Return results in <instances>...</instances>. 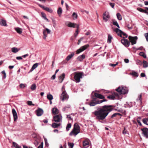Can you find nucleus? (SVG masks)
<instances>
[{
  "label": "nucleus",
  "mask_w": 148,
  "mask_h": 148,
  "mask_svg": "<svg viewBox=\"0 0 148 148\" xmlns=\"http://www.w3.org/2000/svg\"><path fill=\"white\" fill-rule=\"evenodd\" d=\"M143 122L145 124L148 125V119H144L143 120Z\"/></svg>",
  "instance_id": "39"
},
{
  "label": "nucleus",
  "mask_w": 148,
  "mask_h": 148,
  "mask_svg": "<svg viewBox=\"0 0 148 148\" xmlns=\"http://www.w3.org/2000/svg\"><path fill=\"white\" fill-rule=\"evenodd\" d=\"M60 123H53L51 126L53 128H57L61 125Z\"/></svg>",
  "instance_id": "26"
},
{
  "label": "nucleus",
  "mask_w": 148,
  "mask_h": 148,
  "mask_svg": "<svg viewBox=\"0 0 148 148\" xmlns=\"http://www.w3.org/2000/svg\"><path fill=\"white\" fill-rule=\"evenodd\" d=\"M110 17L108 13L105 12L103 14V19L106 22L108 21Z\"/></svg>",
  "instance_id": "12"
},
{
  "label": "nucleus",
  "mask_w": 148,
  "mask_h": 148,
  "mask_svg": "<svg viewBox=\"0 0 148 148\" xmlns=\"http://www.w3.org/2000/svg\"><path fill=\"white\" fill-rule=\"evenodd\" d=\"M113 24L115 26H117L118 29L120 28L119 25L116 21L114 20H113Z\"/></svg>",
  "instance_id": "32"
},
{
  "label": "nucleus",
  "mask_w": 148,
  "mask_h": 148,
  "mask_svg": "<svg viewBox=\"0 0 148 148\" xmlns=\"http://www.w3.org/2000/svg\"><path fill=\"white\" fill-rule=\"evenodd\" d=\"M27 104L29 106H34L35 104H33L32 103V102L31 101H29L27 102Z\"/></svg>",
  "instance_id": "44"
},
{
  "label": "nucleus",
  "mask_w": 148,
  "mask_h": 148,
  "mask_svg": "<svg viewBox=\"0 0 148 148\" xmlns=\"http://www.w3.org/2000/svg\"><path fill=\"white\" fill-rule=\"evenodd\" d=\"M41 14L42 15V17L45 19L46 18V14L43 12H41Z\"/></svg>",
  "instance_id": "52"
},
{
  "label": "nucleus",
  "mask_w": 148,
  "mask_h": 148,
  "mask_svg": "<svg viewBox=\"0 0 148 148\" xmlns=\"http://www.w3.org/2000/svg\"><path fill=\"white\" fill-rule=\"evenodd\" d=\"M15 30L19 34H21L22 33V29L20 28H16Z\"/></svg>",
  "instance_id": "41"
},
{
  "label": "nucleus",
  "mask_w": 148,
  "mask_h": 148,
  "mask_svg": "<svg viewBox=\"0 0 148 148\" xmlns=\"http://www.w3.org/2000/svg\"><path fill=\"white\" fill-rule=\"evenodd\" d=\"M112 38V36L110 34L108 35L107 42L108 43H110L111 42V39Z\"/></svg>",
  "instance_id": "30"
},
{
  "label": "nucleus",
  "mask_w": 148,
  "mask_h": 148,
  "mask_svg": "<svg viewBox=\"0 0 148 148\" xmlns=\"http://www.w3.org/2000/svg\"><path fill=\"white\" fill-rule=\"evenodd\" d=\"M116 90L120 94H125L128 93V90L127 88L124 86H119Z\"/></svg>",
  "instance_id": "3"
},
{
  "label": "nucleus",
  "mask_w": 148,
  "mask_h": 148,
  "mask_svg": "<svg viewBox=\"0 0 148 148\" xmlns=\"http://www.w3.org/2000/svg\"><path fill=\"white\" fill-rule=\"evenodd\" d=\"M98 100L94 101L93 100V99H92V100L91 102H90V103L89 105L90 106H94L96 104H99V103H98Z\"/></svg>",
  "instance_id": "22"
},
{
  "label": "nucleus",
  "mask_w": 148,
  "mask_h": 148,
  "mask_svg": "<svg viewBox=\"0 0 148 148\" xmlns=\"http://www.w3.org/2000/svg\"><path fill=\"white\" fill-rule=\"evenodd\" d=\"M143 66L144 68H146L148 67V63L145 60H144L143 61Z\"/></svg>",
  "instance_id": "33"
},
{
  "label": "nucleus",
  "mask_w": 148,
  "mask_h": 148,
  "mask_svg": "<svg viewBox=\"0 0 148 148\" xmlns=\"http://www.w3.org/2000/svg\"><path fill=\"white\" fill-rule=\"evenodd\" d=\"M36 84H33L31 86V89L32 90H34L36 88Z\"/></svg>",
  "instance_id": "36"
},
{
  "label": "nucleus",
  "mask_w": 148,
  "mask_h": 148,
  "mask_svg": "<svg viewBox=\"0 0 148 148\" xmlns=\"http://www.w3.org/2000/svg\"><path fill=\"white\" fill-rule=\"evenodd\" d=\"M137 10L139 11L140 12L145 13V10H144L141 8H138L137 9Z\"/></svg>",
  "instance_id": "45"
},
{
  "label": "nucleus",
  "mask_w": 148,
  "mask_h": 148,
  "mask_svg": "<svg viewBox=\"0 0 148 148\" xmlns=\"http://www.w3.org/2000/svg\"><path fill=\"white\" fill-rule=\"evenodd\" d=\"M53 119L55 122H59L62 121V116L61 114H58L53 116Z\"/></svg>",
  "instance_id": "9"
},
{
  "label": "nucleus",
  "mask_w": 148,
  "mask_h": 148,
  "mask_svg": "<svg viewBox=\"0 0 148 148\" xmlns=\"http://www.w3.org/2000/svg\"><path fill=\"white\" fill-rule=\"evenodd\" d=\"M52 113L54 114H58V110L57 108H54L52 109Z\"/></svg>",
  "instance_id": "28"
},
{
  "label": "nucleus",
  "mask_w": 148,
  "mask_h": 148,
  "mask_svg": "<svg viewBox=\"0 0 148 148\" xmlns=\"http://www.w3.org/2000/svg\"><path fill=\"white\" fill-rule=\"evenodd\" d=\"M89 141V140H86L83 141V146L84 148H87L88 147Z\"/></svg>",
  "instance_id": "20"
},
{
  "label": "nucleus",
  "mask_w": 148,
  "mask_h": 148,
  "mask_svg": "<svg viewBox=\"0 0 148 148\" xmlns=\"http://www.w3.org/2000/svg\"><path fill=\"white\" fill-rule=\"evenodd\" d=\"M62 12V8L61 7L59 8L57 10V12L59 16L61 15Z\"/></svg>",
  "instance_id": "31"
},
{
  "label": "nucleus",
  "mask_w": 148,
  "mask_h": 148,
  "mask_svg": "<svg viewBox=\"0 0 148 148\" xmlns=\"http://www.w3.org/2000/svg\"><path fill=\"white\" fill-rule=\"evenodd\" d=\"M78 30H76L75 31V33L74 34L75 36V37H76L77 36V35L78 34Z\"/></svg>",
  "instance_id": "64"
},
{
  "label": "nucleus",
  "mask_w": 148,
  "mask_h": 148,
  "mask_svg": "<svg viewBox=\"0 0 148 148\" xmlns=\"http://www.w3.org/2000/svg\"><path fill=\"white\" fill-rule=\"evenodd\" d=\"M141 130L143 132V135L146 137L147 138H148V129L147 128L141 129Z\"/></svg>",
  "instance_id": "13"
},
{
  "label": "nucleus",
  "mask_w": 148,
  "mask_h": 148,
  "mask_svg": "<svg viewBox=\"0 0 148 148\" xmlns=\"http://www.w3.org/2000/svg\"><path fill=\"white\" fill-rule=\"evenodd\" d=\"M12 112L14 117V121H16L17 119V113L14 109H12Z\"/></svg>",
  "instance_id": "16"
},
{
  "label": "nucleus",
  "mask_w": 148,
  "mask_h": 148,
  "mask_svg": "<svg viewBox=\"0 0 148 148\" xmlns=\"http://www.w3.org/2000/svg\"><path fill=\"white\" fill-rule=\"evenodd\" d=\"M89 47V45L88 44L86 45H85L81 47L80 48L77 49L76 51V53L79 54L81 52H82Z\"/></svg>",
  "instance_id": "7"
},
{
  "label": "nucleus",
  "mask_w": 148,
  "mask_h": 148,
  "mask_svg": "<svg viewBox=\"0 0 148 148\" xmlns=\"http://www.w3.org/2000/svg\"><path fill=\"white\" fill-rule=\"evenodd\" d=\"M107 98L108 99L114 100L115 99V97L114 96L112 95H109L107 96Z\"/></svg>",
  "instance_id": "42"
},
{
  "label": "nucleus",
  "mask_w": 148,
  "mask_h": 148,
  "mask_svg": "<svg viewBox=\"0 0 148 148\" xmlns=\"http://www.w3.org/2000/svg\"><path fill=\"white\" fill-rule=\"evenodd\" d=\"M75 53L74 52H72L71 53L68 55L66 58V60L67 61L69 60L74 55Z\"/></svg>",
  "instance_id": "21"
},
{
  "label": "nucleus",
  "mask_w": 148,
  "mask_h": 148,
  "mask_svg": "<svg viewBox=\"0 0 148 148\" xmlns=\"http://www.w3.org/2000/svg\"><path fill=\"white\" fill-rule=\"evenodd\" d=\"M83 73H79L75 74L74 78L76 83H79L80 82V79L82 78Z\"/></svg>",
  "instance_id": "5"
},
{
  "label": "nucleus",
  "mask_w": 148,
  "mask_h": 148,
  "mask_svg": "<svg viewBox=\"0 0 148 148\" xmlns=\"http://www.w3.org/2000/svg\"><path fill=\"white\" fill-rule=\"evenodd\" d=\"M116 16L117 18V19L119 20H121L122 19V17L121 14L119 13H117L116 14Z\"/></svg>",
  "instance_id": "35"
},
{
  "label": "nucleus",
  "mask_w": 148,
  "mask_h": 148,
  "mask_svg": "<svg viewBox=\"0 0 148 148\" xmlns=\"http://www.w3.org/2000/svg\"><path fill=\"white\" fill-rule=\"evenodd\" d=\"M139 55L143 56V58H146V55L145 53L144 52H141L139 53Z\"/></svg>",
  "instance_id": "37"
},
{
  "label": "nucleus",
  "mask_w": 148,
  "mask_h": 148,
  "mask_svg": "<svg viewBox=\"0 0 148 148\" xmlns=\"http://www.w3.org/2000/svg\"><path fill=\"white\" fill-rule=\"evenodd\" d=\"M65 75L64 73H62L60 76L59 77V82L60 83H62L64 79L65 78Z\"/></svg>",
  "instance_id": "24"
},
{
  "label": "nucleus",
  "mask_w": 148,
  "mask_h": 148,
  "mask_svg": "<svg viewBox=\"0 0 148 148\" xmlns=\"http://www.w3.org/2000/svg\"><path fill=\"white\" fill-rule=\"evenodd\" d=\"M44 140L45 143V145L46 146L48 147L49 146V144L47 142V140L46 138H44Z\"/></svg>",
  "instance_id": "49"
},
{
  "label": "nucleus",
  "mask_w": 148,
  "mask_h": 148,
  "mask_svg": "<svg viewBox=\"0 0 148 148\" xmlns=\"http://www.w3.org/2000/svg\"><path fill=\"white\" fill-rule=\"evenodd\" d=\"M91 97L94 101L97 100V98H99L101 99L104 98V97L103 95L96 92L94 93V95H93L92 94L91 95Z\"/></svg>",
  "instance_id": "4"
},
{
  "label": "nucleus",
  "mask_w": 148,
  "mask_h": 148,
  "mask_svg": "<svg viewBox=\"0 0 148 148\" xmlns=\"http://www.w3.org/2000/svg\"><path fill=\"white\" fill-rule=\"evenodd\" d=\"M136 64H137L140 65L142 64L141 62L139 60H137L136 62Z\"/></svg>",
  "instance_id": "54"
},
{
  "label": "nucleus",
  "mask_w": 148,
  "mask_h": 148,
  "mask_svg": "<svg viewBox=\"0 0 148 148\" xmlns=\"http://www.w3.org/2000/svg\"><path fill=\"white\" fill-rule=\"evenodd\" d=\"M1 73L2 74H3L4 75V78H5L6 77V74L5 73V71H3L1 72Z\"/></svg>",
  "instance_id": "58"
},
{
  "label": "nucleus",
  "mask_w": 148,
  "mask_h": 148,
  "mask_svg": "<svg viewBox=\"0 0 148 148\" xmlns=\"http://www.w3.org/2000/svg\"><path fill=\"white\" fill-rule=\"evenodd\" d=\"M80 132V127L77 123H75L74 125V127L72 131L69 134V135L72 136L74 135L76 136Z\"/></svg>",
  "instance_id": "2"
},
{
  "label": "nucleus",
  "mask_w": 148,
  "mask_h": 148,
  "mask_svg": "<svg viewBox=\"0 0 148 148\" xmlns=\"http://www.w3.org/2000/svg\"><path fill=\"white\" fill-rule=\"evenodd\" d=\"M66 25L67 26L70 27H75L76 24L72 23L71 22H68L66 23Z\"/></svg>",
  "instance_id": "19"
},
{
  "label": "nucleus",
  "mask_w": 148,
  "mask_h": 148,
  "mask_svg": "<svg viewBox=\"0 0 148 148\" xmlns=\"http://www.w3.org/2000/svg\"><path fill=\"white\" fill-rule=\"evenodd\" d=\"M38 4L39 7L43 9L44 10L50 13H52L53 12V10L51 9L50 8L44 6L42 5L39 4Z\"/></svg>",
  "instance_id": "10"
},
{
  "label": "nucleus",
  "mask_w": 148,
  "mask_h": 148,
  "mask_svg": "<svg viewBox=\"0 0 148 148\" xmlns=\"http://www.w3.org/2000/svg\"><path fill=\"white\" fill-rule=\"evenodd\" d=\"M112 105H104L101 107H97V110L93 112L96 116V119L100 122L103 123V121L109 113L112 111L114 109Z\"/></svg>",
  "instance_id": "1"
},
{
  "label": "nucleus",
  "mask_w": 148,
  "mask_h": 148,
  "mask_svg": "<svg viewBox=\"0 0 148 148\" xmlns=\"http://www.w3.org/2000/svg\"><path fill=\"white\" fill-rule=\"evenodd\" d=\"M37 148H43V143H41V144L38 146Z\"/></svg>",
  "instance_id": "61"
},
{
  "label": "nucleus",
  "mask_w": 148,
  "mask_h": 148,
  "mask_svg": "<svg viewBox=\"0 0 148 148\" xmlns=\"http://www.w3.org/2000/svg\"><path fill=\"white\" fill-rule=\"evenodd\" d=\"M145 36L147 41H148V33L145 34Z\"/></svg>",
  "instance_id": "56"
},
{
  "label": "nucleus",
  "mask_w": 148,
  "mask_h": 148,
  "mask_svg": "<svg viewBox=\"0 0 148 148\" xmlns=\"http://www.w3.org/2000/svg\"><path fill=\"white\" fill-rule=\"evenodd\" d=\"M38 63H36L33 65L32 67V69H35L38 66Z\"/></svg>",
  "instance_id": "47"
},
{
  "label": "nucleus",
  "mask_w": 148,
  "mask_h": 148,
  "mask_svg": "<svg viewBox=\"0 0 148 148\" xmlns=\"http://www.w3.org/2000/svg\"><path fill=\"white\" fill-rule=\"evenodd\" d=\"M74 144L72 143H68V146L71 147V148H73V147L74 146Z\"/></svg>",
  "instance_id": "48"
},
{
  "label": "nucleus",
  "mask_w": 148,
  "mask_h": 148,
  "mask_svg": "<svg viewBox=\"0 0 148 148\" xmlns=\"http://www.w3.org/2000/svg\"><path fill=\"white\" fill-rule=\"evenodd\" d=\"M34 143L36 146H37L38 145L39 143L37 140H35Z\"/></svg>",
  "instance_id": "59"
},
{
  "label": "nucleus",
  "mask_w": 148,
  "mask_h": 148,
  "mask_svg": "<svg viewBox=\"0 0 148 148\" xmlns=\"http://www.w3.org/2000/svg\"><path fill=\"white\" fill-rule=\"evenodd\" d=\"M72 16L73 17L74 19H76L77 17V14H76L75 12H74L72 14Z\"/></svg>",
  "instance_id": "43"
},
{
  "label": "nucleus",
  "mask_w": 148,
  "mask_h": 148,
  "mask_svg": "<svg viewBox=\"0 0 148 148\" xmlns=\"http://www.w3.org/2000/svg\"><path fill=\"white\" fill-rule=\"evenodd\" d=\"M107 101V100L106 99H103L101 100H98V103H99V104H100L103 102L106 101Z\"/></svg>",
  "instance_id": "51"
},
{
  "label": "nucleus",
  "mask_w": 148,
  "mask_h": 148,
  "mask_svg": "<svg viewBox=\"0 0 148 148\" xmlns=\"http://www.w3.org/2000/svg\"><path fill=\"white\" fill-rule=\"evenodd\" d=\"M122 34L124 36H125V37H123V39H125V38H127V35L126 34L124 33L123 32V33H122Z\"/></svg>",
  "instance_id": "55"
},
{
  "label": "nucleus",
  "mask_w": 148,
  "mask_h": 148,
  "mask_svg": "<svg viewBox=\"0 0 148 148\" xmlns=\"http://www.w3.org/2000/svg\"><path fill=\"white\" fill-rule=\"evenodd\" d=\"M114 31L117 34L118 36L121 37H122V33H123V32L121 30L119 29L118 28H116L114 29Z\"/></svg>",
  "instance_id": "14"
},
{
  "label": "nucleus",
  "mask_w": 148,
  "mask_h": 148,
  "mask_svg": "<svg viewBox=\"0 0 148 148\" xmlns=\"http://www.w3.org/2000/svg\"><path fill=\"white\" fill-rule=\"evenodd\" d=\"M83 38H84L83 37H82L78 40V42H77V44L78 45H79L80 44L81 42V41H82Z\"/></svg>",
  "instance_id": "60"
},
{
  "label": "nucleus",
  "mask_w": 148,
  "mask_h": 148,
  "mask_svg": "<svg viewBox=\"0 0 148 148\" xmlns=\"http://www.w3.org/2000/svg\"><path fill=\"white\" fill-rule=\"evenodd\" d=\"M13 144L15 148H21V147L19 146L16 143L14 142H13Z\"/></svg>",
  "instance_id": "40"
},
{
  "label": "nucleus",
  "mask_w": 148,
  "mask_h": 148,
  "mask_svg": "<svg viewBox=\"0 0 148 148\" xmlns=\"http://www.w3.org/2000/svg\"><path fill=\"white\" fill-rule=\"evenodd\" d=\"M128 38L131 42V45H133L136 43L137 40L138 39V37L137 36L132 37L129 36L128 37Z\"/></svg>",
  "instance_id": "6"
},
{
  "label": "nucleus",
  "mask_w": 148,
  "mask_h": 148,
  "mask_svg": "<svg viewBox=\"0 0 148 148\" xmlns=\"http://www.w3.org/2000/svg\"><path fill=\"white\" fill-rule=\"evenodd\" d=\"M19 86L20 88H24L25 87V85L24 84H21Z\"/></svg>",
  "instance_id": "53"
},
{
  "label": "nucleus",
  "mask_w": 148,
  "mask_h": 148,
  "mask_svg": "<svg viewBox=\"0 0 148 148\" xmlns=\"http://www.w3.org/2000/svg\"><path fill=\"white\" fill-rule=\"evenodd\" d=\"M130 74L132 75V76L134 77H137L138 76L137 72L135 71H132V72L130 73Z\"/></svg>",
  "instance_id": "25"
},
{
  "label": "nucleus",
  "mask_w": 148,
  "mask_h": 148,
  "mask_svg": "<svg viewBox=\"0 0 148 148\" xmlns=\"http://www.w3.org/2000/svg\"><path fill=\"white\" fill-rule=\"evenodd\" d=\"M118 63V62H117L116 64H110L109 65L111 66L114 67L116 66Z\"/></svg>",
  "instance_id": "57"
},
{
  "label": "nucleus",
  "mask_w": 148,
  "mask_h": 148,
  "mask_svg": "<svg viewBox=\"0 0 148 148\" xmlns=\"http://www.w3.org/2000/svg\"><path fill=\"white\" fill-rule=\"evenodd\" d=\"M136 101L138 102V105H140L142 104V95L140 94L138 96V98L136 99Z\"/></svg>",
  "instance_id": "17"
},
{
  "label": "nucleus",
  "mask_w": 148,
  "mask_h": 148,
  "mask_svg": "<svg viewBox=\"0 0 148 148\" xmlns=\"http://www.w3.org/2000/svg\"><path fill=\"white\" fill-rule=\"evenodd\" d=\"M47 98L49 100H52L53 99V97L52 95L50 94H48L47 95Z\"/></svg>",
  "instance_id": "34"
},
{
  "label": "nucleus",
  "mask_w": 148,
  "mask_h": 148,
  "mask_svg": "<svg viewBox=\"0 0 148 148\" xmlns=\"http://www.w3.org/2000/svg\"><path fill=\"white\" fill-rule=\"evenodd\" d=\"M71 127V123H69L67 124V125L66 127V130L67 131H69L70 130V129Z\"/></svg>",
  "instance_id": "38"
},
{
  "label": "nucleus",
  "mask_w": 148,
  "mask_h": 148,
  "mask_svg": "<svg viewBox=\"0 0 148 148\" xmlns=\"http://www.w3.org/2000/svg\"><path fill=\"white\" fill-rule=\"evenodd\" d=\"M85 58V56L84 54H82L78 57L77 60L81 62Z\"/></svg>",
  "instance_id": "27"
},
{
  "label": "nucleus",
  "mask_w": 148,
  "mask_h": 148,
  "mask_svg": "<svg viewBox=\"0 0 148 148\" xmlns=\"http://www.w3.org/2000/svg\"><path fill=\"white\" fill-rule=\"evenodd\" d=\"M141 119V118L140 117H138L137 118V121L138 124L140 125H141L142 124L141 123L140 121V119Z\"/></svg>",
  "instance_id": "46"
},
{
  "label": "nucleus",
  "mask_w": 148,
  "mask_h": 148,
  "mask_svg": "<svg viewBox=\"0 0 148 148\" xmlns=\"http://www.w3.org/2000/svg\"><path fill=\"white\" fill-rule=\"evenodd\" d=\"M47 32V34H49L51 32V30L47 28H46L45 30H43V34L44 36V39H45L46 37L47 36V35L46 34Z\"/></svg>",
  "instance_id": "18"
},
{
  "label": "nucleus",
  "mask_w": 148,
  "mask_h": 148,
  "mask_svg": "<svg viewBox=\"0 0 148 148\" xmlns=\"http://www.w3.org/2000/svg\"><path fill=\"white\" fill-rule=\"evenodd\" d=\"M117 115L116 113L113 114L110 117L108 118V119H110L115 117Z\"/></svg>",
  "instance_id": "50"
},
{
  "label": "nucleus",
  "mask_w": 148,
  "mask_h": 148,
  "mask_svg": "<svg viewBox=\"0 0 148 148\" xmlns=\"http://www.w3.org/2000/svg\"><path fill=\"white\" fill-rule=\"evenodd\" d=\"M121 43L125 47H127L130 46V42L127 39H121Z\"/></svg>",
  "instance_id": "11"
},
{
  "label": "nucleus",
  "mask_w": 148,
  "mask_h": 148,
  "mask_svg": "<svg viewBox=\"0 0 148 148\" xmlns=\"http://www.w3.org/2000/svg\"><path fill=\"white\" fill-rule=\"evenodd\" d=\"M36 115L38 116H41L43 113V110L40 108H38L36 111Z\"/></svg>",
  "instance_id": "15"
},
{
  "label": "nucleus",
  "mask_w": 148,
  "mask_h": 148,
  "mask_svg": "<svg viewBox=\"0 0 148 148\" xmlns=\"http://www.w3.org/2000/svg\"><path fill=\"white\" fill-rule=\"evenodd\" d=\"M67 118H68L69 120H72L73 119L69 115H67Z\"/></svg>",
  "instance_id": "63"
},
{
  "label": "nucleus",
  "mask_w": 148,
  "mask_h": 148,
  "mask_svg": "<svg viewBox=\"0 0 148 148\" xmlns=\"http://www.w3.org/2000/svg\"><path fill=\"white\" fill-rule=\"evenodd\" d=\"M0 24L1 25L4 26H7L6 21L3 19H1L0 20Z\"/></svg>",
  "instance_id": "23"
},
{
  "label": "nucleus",
  "mask_w": 148,
  "mask_h": 148,
  "mask_svg": "<svg viewBox=\"0 0 148 148\" xmlns=\"http://www.w3.org/2000/svg\"><path fill=\"white\" fill-rule=\"evenodd\" d=\"M11 51L14 53L17 52L19 50L16 47H12L11 48Z\"/></svg>",
  "instance_id": "29"
},
{
  "label": "nucleus",
  "mask_w": 148,
  "mask_h": 148,
  "mask_svg": "<svg viewBox=\"0 0 148 148\" xmlns=\"http://www.w3.org/2000/svg\"><path fill=\"white\" fill-rule=\"evenodd\" d=\"M110 5L112 8H113L114 7L115 4L114 3H110Z\"/></svg>",
  "instance_id": "62"
},
{
  "label": "nucleus",
  "mask_w": 148,
  "mask_h": 148,
  "mask_svg": "<svg viewBox=\"0 0 148 148\" xmlns=\"http://www.w3.org/2000/svg\"><path fill=\"white\" fill-rule=\"evenodd\" d=\"M69 98L68 96L65 91H63L62 93L60 99L62 101L67 100Z\"/></svg>",
  "instance_id": "8"
}]
</instances>
